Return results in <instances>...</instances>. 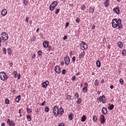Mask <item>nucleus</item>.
Instances as JSON below:
<instances>
[{
	"mask_svg": "<svg viewBox=\"0 0 126 126\" xmlns=\"http://www.w3.org/2000/svg\"><path fill=\"white\" fill-rule=\"evenodd\" d=\"M0 76L1 80L3 81L6 80L7 78V77H6V74L3 72L0 73Z\"/></svg>",
	"mask_w": 126,
	"mask_h": 126,
	"instance_id": "1",
	"label": "nucleus"
},
{
	"mask_svg": "<svg viewBox=\"0 0 126 126\" xmlns=\"http://www.w3.org/2000/svg\"><path fill=\"white\" fill-rule=\"evenodd\" d=\"M53 111L54 115L56 117L58 116L59 112L58 108L57 106H55L54 107Z\"/></svg>",
	"mask_w": 126,
	"mask_h": 126,
	"instance_id": "2",
	"label": "nucleus"
},
{
	"mask_svg": "<svg viewBox=\"0 0 126 126\" xmlns=\"http://www.w3.org/2000/svg\"><path fill=\"white\" fill-rule=\"evenodd\" d=\"M57 3L56 1H55L53 2L50 5L49 7L50 10L52 11L54 10L55 8L57 5Z\"/></svg>",
	"mask_w": 126,
	"mask_h": 126,
	"instance_id": "3",
	"label": "nucleus"
},
{
	"mask_svg": "<svg viewBox=\"0 0 126 126\" xmlns=\"http://www.w3.org/2000/svg\"><path fill=\"white\" fill-rule=\"evenodd\" d=\"M1 36L2 37V39L4 40H6L8 39V36L7 34L5 32H4L1 34Z\"/></svg>",
	"mask_w": 126,
	"mask_h": 126,
	"instance_id": "4",
	"label": "nucleus"
},
{
	"mask_svg": "<svg viewBox=\"0 0 126 126\" xmlns=\"http://www.w3.org/2000/svg\"><path fill=\"white\" fill-rule=\"evenodd\" d=\"M7 123L9 124V125L10 126H15V123L13 121L11 120L10 121L9 119H8L7 121Z\"/></svg>",
	"mask_w": 126,
	"mask_h": 126,
	"instance_id": "5",
	"label": "nucleus"
},
{
	"mask_svg": "<svg viewBox=\"0 0 126 126\" xmlns=\"http://www.w3.org/2000/svg\"><path fill=\"white\" fill-rule=\"evenodd\" d=\"M54 71L57 73L59 74L61 72V68L58 66L54 67Z\"/></svg>",
	"mask_w": 126,
	"mask_h": 126,
	"instance_id": "6",
	"label": "nucleus"
},
{
	"mask_svg": "<svg viewBox=\"0 0 126 126\" xmlns=\"http://www.w3.org/2000/svg\"><path fill=\"white\" fill-rule=\"evenodd\" d=\"M49 84V82L48 81L46 80L45 82H43L42 84V87L43 88H46L47 85Z\"/></svg>",
	"mask_w": 126,
	"mask_h": 126,
	"instance_id": "7",
	"label": "nucleus"
},
{
	"mask_svg": "<svg viewBox=\"0 0 126 126\" xmlns=\"http://www.w3.org/2000/svg\"><path fill=\"white\" fill-rule=\"evenodd\" d=\"M105 121V117L103 115H102L100 117V122L101 123L104 124Z\"/></svg>",
	"mask_w": 126,
	"mask_h": 126,
	"instance_id": "8",
	"label": "nucleus"
},
{
	"mask_svg": "<svg viewBox=\"0 0 126 126\" xmlns=\"http://www.w3.org/2000/svg\"><path fill=\"white\" fill-rule=\"evenodd\" d=\"M113 11L114 13H116L117 14H119V8L116 7L114 8Z\"/></svg>",
	"mask_w": 126,
	"mask_h": 126,
	"instance_id": "9",
	"label": "nucleus"
},
{
	"mask_svg": "<svg viewBox=\"0 0 126 126\" xmlns=\"http://www.w3.org/2000/svg\"><path fill=\"white\" fill-rule=\"evenodd\" d=\"M7 10L5 9H3L1 12V14L3 16H5L7 13Z\"/></svg>",
	"mask_w": 126,
	"mask_h": 126,
	"instance_id": "10",
	"label": "nucleus"
},
{
	"mask_svg": "<svg viewBox=\"0 0 126 126\" xmlns=\"http://www.w3.org/2000/svg\"><path fill=\"white\" fill-rule=\"evenodd\" d=\"M70 60L69 57L68 56L66 57L65 60V62L66 64L68 65L69 63Z\"/></svg>",
	"mask_w": 126,
	"mask_h": 126,
	"instance_id": "11",
	"label": "nucleus"
},
{
	"mask_svg": "<svg viewBox=\"0 0 126 126\" xmlns=\"http://www.w3.org/2000/svg\"><path fill=\"white\" fill-rule=\"evenodd\" d=\"M102 112L103 114H106L107 113V109L105 107L103 108L102 110Z\"/></svg>",
	"mask_w": 126,
	"mask_h": 126,
	"instance_id": "12",
	"label": "nucleus"
},
{
	"mask_svg": "<svg viewBox=\"0 0 126 126\" xmlns=\"http://www.w3.org/2000/svg\"><path fill=\"white\" fill-rule=\"evenodd\" d=\"M118 25L119 24H118V23H115V22H114L113 21H112V26L113 28H116L118 26Z\"/></svg>",
	"mask_w": 126,
	"mask_h": 126,
	"instance_id": "13",
	"label": "nucleus"
},
{
	"mask_svg": "<svg viewBox=\"0 0 126 126\" xmlns=\"http://www.w3.org/2000/svg\"><path fill=\"white\" fill-rule=\"evenodd\" d=\"M109 0H106L105 2L104 3V5L106 7H107L108 6V5L109 4Z\"/></svg>",
	"mask_w": 126,
	"mask_h": 126,
	"instance_id": "14",
	"label": "nucleus"
},
{
	"mask_svg": "<svg viewBox=\"0 0 126 126\" xmlns=\"http://www.w3.org/2000/svg\"><path fill=\"white\" fill-rule=\"evenodd\" d=\"M59 110L60 112V113L59 112V114L61 115L64 112V111L62 107H61L59 109Z\"/></svg>",
	"mask_w": 126,
	"mask_h": 126,
	"instance_id": "15",
	"label": "nucleus"
},
{
	"mask_svg": "<svg viewBox=\"0 0 126 126\" xmlns=\"http://www.w3.org/2000/svg\"><path fill=\"white\" fill-rule=\"evenodd\" d=\"M85 52L84 51H83V53H81L79 55V58H82L84 55Z\"/></svg>",
	"mask_w": 126,
	"mask_h": 126,
	"instance_id": "16",
	"label": "nucleus"
},
{
	"mask_svg": "<svg viewBox=\"0 0 126 126\" xmlns=\"http://www.w3.org/2000/svg\"><path fill=\"white\" fill-rule=\"evenodd\" d=\"M118 46L120 48H121L123 46L122 43L121 41L119 42L118 43Z\"/></svg>",
	"mask_w": 126,
	"mask_h": 126,
	"instance_id": "17",
	"label": "nucleus"
},
{
	"mask_svg": "<svg viewBox=\"0 0 126 126\" xmlns=\"http://www.w3.org/2000/svg\"><path fill=\"white\" fill-rule=\"evenodd\" d=\"M21 96L20 95H19L17 96L16 98V100L17 102H18L20 99Z\"/></svg>",
	"mask_w": 126,
	"mask_h": 126,
	"instance_id": "18",
	"label": "nucleus"
},
{
	"mask_svg": "<svg viewBox=\"0 0 126 126\" xmlns=\"http://www.w3.org/2000/svg\"><path fill=\"white\" fill-rule=\"evenodd\" d=\"M89 12L90 13H92L93 14L94 12V8L91 7H90L89 9Z\"/></svg>",
	"mask_w": 126,
	"mask_h": 126,
	"instance_id": "19",
	"label": "nucleus"
},
{
	"mask_svg": "<svg viewBox=\"0 0 126 126\" xmlns=\"http://www.w3.org/2000/svg\"><path fill=\"white\" fill-rule=\"evenodd\" d=\"M96 65L98 67H99L100 66V62L98 60H97L96 61Z\"/></svg>",
	"mask_w": 126,
	"mask_h": 126,
	"instance_id": "20",
	"label": "nucleus"
},
{
	"mask_svg": "<svg viewBox=\"0 0 126 126\" xmlns=\"http://www.w3.org/2000/svg\"><path fill=\"white\" fill-rule=\"evenodd\" d=\"M86 119V116L85 115H83L81 118V121L83 122H84Z\"/></svg>",
	"mask_w": 126,
	"mask_h": 126,
	"instance_id": "21",
	"label": "nucleus"
},
{
	"mask_svg": "<svg viewBox=\"0 0 126 126\" xmlns=\"http://www.w3.org/2000/svg\"><path fill=\"white\" fill-rule=\"evenodd\" d=\"M114 106L113 104H111L108 107V109L110 110H112L114 108Z\"/></svg>",
	"mask_w": 126,
	"mask_h": 126,
	"instance_id": "22",
	"label": "nucleus"
},
{
	"mask_svg": "<svg viewBox=\"0 0 126 126\" xmlns=\"http://www.w3.org/2000/svg\"><path fill=\"white\" fill-rule=\"evenodd\" d=\"M102 98H105V96L104 95H102V96H100L99 98L97 99V100H99L101 102V100L102 99Z\"/></svg>",
	"mask_w": 126,
	"mask_h": 126,
	"instance_id": "23",
	"label": "nucleus"
},
{
	"mask_svg": "<svg viewBox=\"0 0 126 126\" xmlns=\"http://www.w3.org/2000/svg\"><path fill=\"white\" fill-rule=\"evenodd\" d=\"M73 115L72 113L70 114L69 115L68 118L70 120H72L73 119Z\"/></svg>",
	"mask_w": 126,
	"mask_h": 126,
	"instance_id": "24",
	"label": "nucleus"
},
{
	"mask_svg": "<svg viewBox=\"0 0 126 126\" xmlns=\"http://www.w3.org/2000/svg\"><path fill=\"white\" fill-rule=\"evenodd\" d=\"M82 100L80 98H79L77 100L76 102L77 104H80Z\"/></svg>",
	"mask_w": 126,
	"mask_h": 126,
	"instance_id": "25",
	"label": "nucleus"
},
{
	"mask_svg": "<svg viewBox=\"0 0 126 126\" xmlns=\"http://www.w3.org/2000/svg\"><path fill=\"white\" fill-rule=\"evenodd\" d=\"M93 119L94 122H95L97 121V118L96 116L94 115L93 117Z\"/></svg>",
	"mask_w": 126,
	"mask_h": 126,
	"instance_id": "26",
	"label": "nucleus"
},
{
	"mask_svg": "<svg viewBox=\"0 0 126 126\" xmlns=\"http://www.w3.org/2000/svg\"><path fill=\"white\" fill-rule=\"evenodd\" d=\"M27 118L28 121H30L31 120V117L30 116L28 115L27 116Z\"/></svg>",
	"mask_w": 126,
	"mask_h": 126,
	"instance_id": "27",
	"label": "nucleus"
},
{
	"mask_svg": "<svg viewBox=\"0 0 126 126\" xmlns=\"http://www.w3.org/2000/svg\"><path fill=\"white\" fill-rule=\"evenodd\" d=\"M26 110L28 113H30L32 111L31 109H29L28 108Z\"/></svg>",
	"mask_w": 126,
	"mask_h": 126,
	"instance_id": "28",
	"label": "nucleus"
},
{
	"mask_svg": "<svg viewBox=\"0 0 126 126\" xmlns=\"http://www.w3.org/2000/svg\"><path fill=\"white\" fill-rule=\"evenodd\" d=\"M122 53L124 56H125L126 55V50L125 49H123L122 51Z\"/></svg>",
	"mask_w": 126,
	"mask_h": 126,
	"instance_id": "29",
	"label": "nucleus"
},
{
	"mask_svg": "<svg viewBox=\"0 0 126 126\" xmlns=\"http://www.w3.org/2000/svg\"><path fill=\"white\" fill-rule=\"evenodd\" d=\"M5 102L7 104H8L9 103V100L7 98L5 100Z\"/></svg>",
	"mask_w": 126,
	"mask_h": 126,
	"instance_id": "30",
	"label": "nucleus"
},
{
	"mask_svg": "<svg viewBox=\"0 0 126 126\" xmlns=\"http://www.w3.org/2000/svg\"><path fill=\"white\" fill-rule=\"evenodd\" d=\"M98 81L97 80H96L94 82V85L95 86H97L99 85Z\"/></svg>",
	"mask_w": 126,
	"mask_h": 126,
	"instance_id": "31",
	"label": "nucleus"
},
{
	"mask_svg": "<svg viewBox=\"0 0 126 126\" xmlns=\"http://www.w3.org/2000/svg\"><path fill=\"white\" fill-rule=\"evenodd\" d=\"M101 101V102L102 101L103 103H105L106 102L105 97V98H102Z\"/></svg>",
	"mask_w": 126,
	"mask_h": 126,
	"instance_id": "32",
	"label": "nucleus"
},
{
	"mask_svg": "<svg viewBox=\"0 0 126 126\" xmlns=\"http://www.w3.org/2000/svg\"><path fill=\"white\" fill-rule=\"evenodd\" d=\"M23 2L24 4L25 5H26L28 3L27 0H23Z\"/></svg>",
	"mask_w": 126,
	"mask_h": 126,
	"instance_id": "33",
	"label": "nucleus"
},
{
	"mask_svg": "<svg viewBox=\"0 0 126 126\" xmlns=\"http://www.w3.org/2000/svg\"><path fill=\"white\" fill-rule=\"evenodd\" d=\"M119 81L121 83V84L122 85L124 83V81L121 78L120 79Z\"/></svg>",
	"mask_w": 126,
	"mask_h": 126,
	"instance_id": "34",
	"label": "nucleus"
},
{
	"mask_svg": "<svg viewBox=\"0 0 126 126\" xmlns=\"http://www.w3.org/2000/svg\"><path fill=\"white\" fill-rule=\"evenodd\" d=\"M43 43L45 44V45H46L47 46H48L49 44L48 42V41H45Z\"/></svg>",
	"mask_w": 126,
	"mask_h": 126,
	"instance_id": "35",
	"label": "nucleus"
},
{
	"mask_svg": "<svg viewBox=\"0 0 126 126\" xmlns=\"http://www.w3.org/2000/svg\"><path fill=\"white\" fill-rule=\"evenodd\" d=\"M14 76L16 77L17 75V73L16 71H14L13 72Z\"/></svg>",
	"mask_w": 126,
	"mask_h": 126,
	"instance_id": "36",
	"label": "nucleus"
},
{
	"mask_svg": "<svg viewBox=\"0 0 126 126\" xmlns=\"http://www.w3.org/2000/svg\"><path fill=\"white\" fill-rule=\"evenodd\" d=\"M2 51L5 54L6 53V50L5 48L4 47L2 50Z\"/></svg>",
	"mask_w": 126,
	"mask_h": 126,
	"instance_id": "37",
	"label": "nucleus"
},
{
	"mask_svg": "<svg viewBox=\"0 0 126 126\" xmlns=\"http://www.w3.org/2000/svg\"><path fill=\"white\" fill-rule=\"evenodd\" d=\"M118 24L119 25H120L121 23V20L120 18L118 19Z\"/></svg>",
	"mask_w": 126,
	"mask_h": 126,
	"instance_id": "38",
	"label": "nucleus"
},
{
	"mask_svg": "<svg viewBox=\"0 0 126 126\" xmlns=\"http://www.w3.org/2000/svg\"><path fill=\"white\" fill-rule=\"evenodd\" d=\"M42 52L41 51L39 50L38 52V54L39 56H41L42 55Z\"/></svg>",
	"mask_w": 126,
	"mask_h": 126,
	"instance_id": "39",
	"label": "nucleus"
},
{
	"mask_svg": "<svg viewBox=\"0 0 126 126\" xmlns=\"http://www.w3.org/2000/svg\"><path fill=\"white\" fill-rule=\"evenodd\" d=\"M71 98V95H68L67 96V98L68 100H70Z\"/></svg>",
	"mask_w": 126,
	"mask_h": 126,
	"instance_id": "40",
	"label": "nucleus"
},
{
	"mask_svg": "<svg viewBox=\"0 0 126 126\" xmlns=\"http://www.w3.org/2000/svg\"><path fill=\"white\" fill-rule=\"evenodd\" d=\"M83 90L84 91L85 93L87 92V88H86L84 87L83 89Z\"/></svg>",
	"mask_w": 126,
	"mask_h": 126,
	"instance_id": "41",
	"label": "nucleus"
},
{
	"mask_svg": "<svg viewBox=\"0 0 126 126\" xmlns=\"http://www.w3.org/2000/svg\"><path fill=\"white\" fill-rule=\"evenodd\" d=\"M49 111V108L47 106H46L45 108V111L47 112Z\"/></svg>",
	"mask_w": 126,
	"mask_h": 126,
	"instance_id": "42",
	"label": "nucleus"
},
{
	"mask_svg": "<svg viewBox=\"0 0 126 126\" xmlns=\"http://www.w3.org/2000/svg\"><path fill=\"white\" fill-rule=\"evenodd\" d=\"M72 81H75L76 80V77L74 76L72 78Z\"/></svg>",
	"mask_w": 126,
	"mask_h": 126,
	"instance_id": "43",
	"label": "nucleus"
},
{
	"mask_svg": "<svg viewBox=\"0 0 126 126\" xmlns=\"http://www.w3.org/2000/svg\"><path fill=\"white\" fill-rule=\"evenodd\" d=\"M79 20H80V19L78 18H77L76 19V21L78 23H79Z\"/></svg>",
	"mask_w": 126,
	"mask_h": 126,
	"instance_id": "44",
	"label": "nucleus"
},
{
	"mask_svg": "<svg viewBox=\"0 0 126 126\" xmlns=\"http://www.w3.org/2000/svg\"><path fill=\"white\" fill-rule=\"evenodd\" d=\"M48 50L50 51L51 49L52 48L50 46H48Z\"/></svg>",
	"mask_w": 126,
	"mask_h": 126,
	"instance_id": "45",
	"label": "nucleus"
},
{
	"mask_svg": "<svg viewBox=\"0 0 126 126\" xmlns=\"http://www.w3.org/2000/svg\"><path fill=\"white\" fill-rule=\"evenodd\" d=\"M81 9L82 10H84L85 9V6L84 5H82L81 6Z\"/></svg>",
	"mask_w": 126,
	"mask_h": 126,
	"instance_id": "46",
	"label": "nucleus"
},
{
	"mask_svg": "<svg viewBox=\"0 0 126 126\" xmlns=\"http://www.w3.org/2000/svg\"><path fill=\"white\" fill-rule=\"evenodd\" d=\"M66 71V70L64 69H63L62 71V73L63 74H65V72Z\"/></svg>",
	"mask_w": 126,
	"mask_h": 126,
	"instance_id": "47",
	"label": "nucleus"
},
{
	"mask_svg": "<svg viewBox=\"0 0 126 126\" xmlns=\"http://www.w3.org/2000/svg\"><path fill=\"white\" fill-rule=\"evenodd\" d=\"M75 96L76 97V98H78L79 97V94L78 93H76L75 94Z\"/></svg>",
	"mask_w": 126,
	"mask_h": 126,
	"instance_id": "48",
	"label": "nucleus"
},
{
	"mask_svg": "<svg viewBox=\"0 0 126 126\" xmlns=\"http://www.w3.org/2000/svg\"><path fill=\"white\" fill-rule=\"evenodd\" d=\"M112 21H113L114 22L115 21V23H118V20L116 18H114Z\"/></svg>",
	"mask_w": 126,
	"mask_h": 126,
	"instance_id": "49",
	"label": "nucleus"
},
{
	"mask_svg": "<svg viewBox=\"0 0 126 126\" xmlns=\"http://www.w3.org/2000/svg\"><path fill=\"white\" fill-rule=\"evenodd\" d=\"M11 50V49L9 48H8L7 49V50L8 53H9L10 52L9 51H10Z\"/></svg>",
	"mask_w": 126,
	"mask_h": 126,
	"instance_id": "50",
	"label": "nucleus"
},
{
	"mask_svg": "<svg viewBox=\"0 0 126 126\" xmlns=\"http://www.w3.org/2000/svg\"><path fill=\"white\" fill-rule=\"evenodd\" d=\"M56 10H57L56 11H55V14H57L59 12L60 10L59 9H56Z\"/></svg>",
	"mask_w": 126,
	"mask_h": 126,
	"instance_id": "51",
	"label": "nucleus"
},
{
	"mask_svg": "<svg viewBox=\"0 0 126 126\" xmlns=\"http://www.w3.org/2000/svg\"><path fill=\"white\" fill-rule=\"evenodd\" d=\"M81 47V49L82 50H84L85 49V47L84 46H82L81 45H80Z\"/></svg>",
	"mask_w": 126,
	"mask_h": 126,
	"instance_id": "52",
	"label": "nucleus"
},
{
	"mask_svg": "<svg viewBox=\"0 0 126 126\" xmlns=\"http://www.w3.org/2000/svg\"><path fill=\"white\" fill-rule=\"evenodd\" d=\"M35 38V37L34 36L32 38L31 40L32 41H34Z\"/></svg>",
	"mask_w": 126,
	"mask_h": 126,
	"instance_id": "53",
	"label": "nucleus"
},
{
	"mask_svg": "<svg viewBox=\"0 0 126 126\" xmlns=\"http://www.w3.org/2000/svg\"><path fill=\"white\" fill-rule=\"evenodd\" d=\"M72 61H73V63H74L75 61V57L74 56L72 58Z\"/></svg>",
	"mask_w": 126,
	"mask_h": 126,
	"instance_id": "54",
	"label": "nucleus"
},
{
	"mask_svg": "<svg viewBox=\"0 0 126 126\" xmlns=\"http://www.w3.org/2000/svg\"><path fill=\"white\" fill-rule=\"evenodd\" d=\"M45 103L46 101H44L43 102H42L41 103V104L40 105L41 106H44L45 105Z\"/></svg>",
	"mask_w": 126,
	"mask_h": 126,
	"instance_id": "55",
	"label": "nucleus"
},
{
	"mask_svg": "<svg viewBox=\"0 0 126 126\" xmlns=\"http://www.w3.org/2000/svg\"><path fill=\"white\" fill-rule=\"evenodd\" d=\"M58 126H64V124L62 123H61Z\"/></svg>",
	"mask_w": 126,
	"mask_h": 126,
	"instance_id": "56",
	"label": "nucleus"
},
{
	"mask_svg": "<svg viewBox=\"0 0 126 126\" xmlns=\"http://www.w3.org/2000/svg\"><path fill=\"white\" fill-rule=\"evenodd\" d=\"M29 18L28 17H27L26 18V19H25V21H26V22H28V21H29Z\"/></svg>",
	"mask_w": 126,
	"mask_h": 126,
	"instance_id": "57",
	"label": "nucleus"
},
{
	"mask_svg": "<svg viewBox=\"0 0 126 126\" xmlns=\"http://www.w3.org/2000/svg\"><path fill=\"white\" fill-rule=\"evenodd\" d=\"M88 84L87 83H85V88H87L88 87Z\"/></svg>",
	"mask_w": 126,
	"mask_h": 126,
	"instance_id": "58",
	"label": "nucleus"
},
{
	"mask_svg": "<svg viewBox=\"0 0 126 126\" xmlns=\"http://www.w3.org/2000/svg\"><path fill=\"white\" fill-rule=\"evenodd\" d=\"M118 28H120L122 27V24H121L120 25H118Z\"/></svg>",
	"mask_w": 126,
	"mask_h": 126,
	"instance_id": "59",
	"label": "nucleus"
},
{
	"mask_svg": "<svg viewBox=\"0 0 126 126\" xmlns=\"http://www.w3.org/2000/svg\"><path fill=\"white\" fill-rule=\"evenodd\" d=\"M20 74H19L18 75V76L17 78V79L19 80V79H20Z\"/></svg>",
	"mask_w": 126,
	"mask_h": 126,
	"instance_id": "60",
	"label": "nucleus"
},
{
	"mask_svg": "<svg viewBox=\"0 0 126 126\" xmlns=\"http://www.w3.org/2000/svg\"><path fill=\"white\" fill-rule=\"evenodd\" d=\"M67 36L66 35H65V36H64V37H63V39L64 40H65L67 39Z\"/></svg>",
	"mask_w": 126,
	"mask_h": 126,
	"instance_id": "61",
	"label": "nucleus"
},
{
	"mask_svg": "<svg viewBox=\"0 0 126 126\" xmlns=\"http://www.w3.org/2000/svg\"><path fill=\"white\" fill-rule=\"evenodd\" d=\"M43 46L44 47L46 48L48 46H47V45L46 46L45 44H44V43H43Z\"/></svg>",
	"mask_w": 126,
	"mask_h": 126,
	"instance_id": "62",
	"label": "nucleus"
},
{
	"mask_svg": "<svg viewBox=\"0 0 126 126\" xmlns=\"http://www.w3.org/2000/svg\"><path fill=\"white\" fill-rule=\"evenodd\" d=\"M69 25V23L68 22H66V25L65 26V27L66 28Z\"/></svg>",
	"mask_w": 126,
	"mask_h": 126,
	"instance_id": "63",
	"label": "nucleus"
},
{
	"mask_svg": "<svg viewBox=\"0 0 126 126\" xmlns=\"http://www.w3.org/2000/svg\"><path fill=\"white\" fill-rule=\"evenodd\" d=\"M95 27V25H93V27L92 28V29L93 30H94Z\"/></svg>",
	"mask_w": 126,
	"mask_h": 126,
	"instance_id": "64",
	"label": "nucleus"
}]
</instances>
